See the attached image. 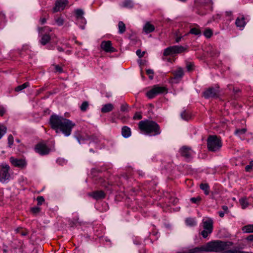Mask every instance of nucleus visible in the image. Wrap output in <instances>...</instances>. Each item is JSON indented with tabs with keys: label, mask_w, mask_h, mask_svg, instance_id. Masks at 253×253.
I'll list each match as a JSON object with an SVG mask.
<instances>
[{
	"label": "nucleus",
	"mask_w": 253,
	"mask_h": 253,
	"mask_svg": "<svg viewBox=\"0 0 253 253\" xmlns=\"http://www.w3.org/2000/svg\"><path fill=\"white\" fill-rule=\"evenodd\" d=\"M50 124L57 133L61 131L65 136H69L75 124L70 120L58 115H53L50 118Z\"/></svg>",
	"instance_id": "f257e3e1"
},
{
	"label": "nucleus",
	"mask_w": 253,
	"mask_h": 253,
	"mask_svg": "<svg viewBox=\"0 0 253 253\" xmlns=\"http://www.w3.org/2000/svg\"><path fill=\"white\" fill-rule=\"evenodd\" d=\"M232 243L230 242H223L216 240L208 242L206 245L200 247L193 249V253H199L201 252H221L227 249Z\"/></svg>",
	"instance_id": "f03ea898"
},
{
	"label": "nucleus",
	"mask_w": 253,
	"mask_h": 253,
	"mask_svg": "<svg viewBox=\"0 0 253 253\" xmlns=\"http://www.w3.org/2000/svg\"><path fill=\"white\" fill-rule=\"evenodd\" d=\"M138 127L141 131L147 134L156 135L161 133L160 126L154 121L148 120L141 121L138 124Z\"/></svg>",
	"instance_id": "7ed1b4c3"
},
{
	"label": "nucleus",
	"mask_w": 253,
	"mask_h": 253,
	"mask_svg": "<svg viewBox=\"0 0 253 253\" xmlns=\"http://www.w3.org/2000/svg\"><path fill=\"white\" fill-rule=\"evenodd\" d=\"M207 147L211 151H218L222 147L221 140L215 135H211L207 140Z\"/></svg>",
	"instance_id": "20e7f679"
},
{
	"label": "nucleus",
	"mask_w": 253,
	"mask_h": 253,
	"mask_svg": "<svg viewBox=\"0 0 253 253\" xmlns=\"http://www.w3.org/2000/svg\"><path fill=\"white\" fill-rule=\"evenodd\" d=\"M10 170L9 166L5 164H0V182L2 183H7L10 179Z\"/></svg>",
	"instance_id": "39448f33"
},
{
	"label": "nucleus",
	"mask_w": 253,
	"mask_h": 253,
	"mask_svg": "<svg viewBox=\"0 0 253 253\" xmlns=\"http://www.w3.org/2000/svg\"><path fill=\"white\" fill-rule=\"evenodd\" d=\"M186 50V48L181 45H173L167 47L164 50V55L168 56L173 54H179Z\"/></svg>",
	"instance_id": "423d86ee"
},
{
	"label": "nucleus",
	"mask_w": 253,
	"mask_h": 253,
	"mask_svg": "<svg viewBox=\"0 0 253 253\" xmlns=\"http://www.w3.org/2000/svg\"><path fill=\"white\" fill-rule=\"evenodd\" d=\"M203 223L204 230L201 232V234L204 238H206L212 231L213 221L211 219H208L203 220Z\"/></svg>",
	"instance_id": "0eeeda50"
},
{
	"label": "nucleus",
	"mask_w": 253,
	"mask_h": 253,
	"mask_svg": "<svg viewBox=\"0 0 253 253\" xmlns=\"http://www.w3.org/2000/svg\"><path fill=\"white\" fill-rule=\"evenodd\" d=\"M165 92H167L165 87L155 85L152 89L147 92L146 95L149 98L152 99L157 95Z\"/></svg>",
	"instance_id": "6e6552de"
},
{
	"label": "nucleus",
	"mask_w": 253,
	"mask_h": 253,
	"mask_svg": "<svg viewBox=\"0 0 253 253\" xmlns=\"http://www.w3.org/2000/svg\"><path fill=\"white\" fill-rule=\"evenodd\" d=\"M9 161L14 167L19 169H23L27 166V163L25 158L17 159L11 157L9 158Z\"/></svg>",
	"instance_id": "1a4fd4ad"
},
{
	"label": "nucleus",
	"mask_w": 253,
	"mask_h": 253,
	"mask_svg": "<svg viewBox=\"0 0 253 253\" xmlns=\"http://www.w3.org/2000/svg\"><path fill=\"white\" fill-rule=\"evenodd\" d=\"M35 151L41 155L49 154L51 149L43 142H40L35 146Z\"/></svg>",
	"instance_id": "9d476101"
},
{
	"label": "nucleus",
	"mask_w": 253,
	"mask_h": 253,
	"mask_svg": "<svg viewBox=\"0 0 253 253\" xmlns=\"http://www.w3.org/2000/svg\"><path fill=\"white\" fill-rule=\"evenodd\" d=\"M101 48L106 52H114L116 49L112 45L111 42L110 41H102L100 44Z\"/></svg>",
	"instance_id": "9b49d317"
},
{
	"label": "nucleus",
	"mask_w": 253,
	"mask_h": 253,
	"mask_svg": "<svg viewBox=\"0 0 253 253\" xmlns=\"http://www.w3.org/2000/svg\"><path fill=\"white\" fill-rule=\"evenodd\" d=\"M67 3V0H57L55 6L53 8V12H56L63 10Z\"/></svg>",
	"instance_id": "f8f14e48"
},
{
	"label": "nucleus",
	"mask_w": 253,
	"mask_h": 253,
	"mask_svg": "<svg viewBox=\"0 0 253 253\" xmlns=\"http://www.w3.org/2000/svg\"><path fill=\"white\" fill-rule=\"evenodd\" d=\"M218 93L217 89L213 87H209L203 92V96L205 98L214 97L216 96Z\"/></svg>",
	"instance_id": "ddd939ff"
},
{
	"label": "nucleus",
	"mask_w": 253,
	"mask_h": 253,
	"mask_svg": "<svg viewBox=\"0 0 253 253\" xmlns=\"http://www.w3.org/2000/svg\"><path fill=\"white\" fill-rule=\"evenodd\" d=\"M180 153L182 157L189 159L191 158L193 151L190 148L183 146L180 149Z\"/></svg>",
	"instance_id": "4468645a"
},
{
	"label": "nucleus",
	"mask_w": 253,
	"mask_h": 253,
	"mask_svg": "<svg viewBox=\"0 0 253 253\" xmlns=\"http://www.w3.org/2000/svg\"><path fill=\"white\" fill-rule=\"evenodd\" d=\"M88 195L93 199L98 200L105 197V193L102 191H96L88 194Z\"/></svg>",
	"instance_id": "2eb2a0df"
},
{
	"label": "nucleus",
	"mask_w": 253,
	"mask_h": 253,
	"mask_svg": "<svg viewBox=\"0 0 253 253\" xmlns=\"http://www.w3.org/2000/svg\"><path fill=\"white\" fill-rule=\"evenodd\" d=\"M155 29V26L151 24L150 22H147L143 26V30L146 34H149L153 32Z\"/></svg>",
	"instance_id": "dca6fc26"
},
{
	"label": "nucleus",
	"mask_w": 253,
	"mask_h": 253,
	"mask_svg": "<svg viewBox=\"0 0 253 253\" xmlns=\"http://www.w3.org/2000/svg\"><path fill=\"white\" fill-rule=\"evenodd\" d=\"M114 109V105L111 103H107L102 105L101 112L103 113H106L111 112Z\"/></svg>",
	"instance_id": "f3484780"
},
{
	"label": "nucleus",
	"mask_w": 253,
	"mask_h": 253,
	"mask_svg": "<svg viewBox=\"0 0 253 253\" xmlns=\"http://www.w3.org/2000/svg\"><path fill=\"white\" fill-rule=\"evenodd\" d=\"M130 128L127 126H124L122 128V135L125 138H127L131 135Z\"/></svg>",
	"instance_id": "a211bd4d"
},
{
	"label": "nucleus",
	"mask_w": 253,
	"mask_h": 253,
	"mask_svg": "<svg viewBox=\"0 0 253 253\" xmlns=\"http://www.w3.org/2000/svg\"><path fill=\"white\" fill-rule=\"evenodd\" d=\"M235 23L238 27L242 29L246 25L244 17H242L241 18H238L236 20Z\"/></svg>",
	"instance_id": "6ab92c4d"
},
{
	"label": "nucleus",
	"mask_w": 253,
	"mask_h": 253,
	"mask_svg": "<svg viewBox=\"0 0 253 253\" xmlns=\"http://www.w3.org/2000/svg\"><path fill=\"white\" fill-rule=\"evenodd\" d=\"M75 14L77 19L81 20L83 22L85 21V19L83 16L84 12L82 9H77L75 10Z\"/></svg>",
	"instance_id": "aec40b11"
},
{
	"label": "nucleus",
	"mask_w": 253,
	"mask_h": 253,
	"mask_svg": "<svg viewBox=\"0 0 253 253\" xmlns=\"http://www.w3.org/2000/svg\"><path fill=\"white\" fill-rule=\"evenodd\" d=\"M51 40L50 36L48 34H44L42 36L40 41L41 44L43 45L47 44Z\"/></svg>",
	"instance_id": "412c9836"
},
{
	"label": "nucleus",
	"mask_w": 253,
	"mask_h": 253,
	"mask_svg": "<svg viewBox=\"0 0 253 253\" xmlns=\"http://www.w3.org/2000/svg\"><path fill=\"white\" fill-rule=\"evenodd\" d=\"M200 188L204 192V193L208 195L210 193V187L207 183H201L200 185Z\"/></svg>",
	"instance_id": "4be33fe9"
},
{
	"label": "nucleus",
	"mask_w": 253,
	"mask_h": 253,
	"mask_svg": "<svg viewBox=\"0 0 253 253\" xmlns=\"http://www.w3.org/2000/svg\"><path fill=\"white\" fill-rule=\"evenodd\" d=\"M175 78H181L183 76V71L181 68H177L173 72Z\"/></svg>",
	"instance_id": "5701e85b"
},
{
	"label": "nucleus",
	"mask_w": 253,
	"mask_h": 253,
	"mask_svg": "<svg viewBox=\"0 0 253 253\" xmlns=\"http://www.w3.org/2000/svg\"><path fill=\"white\" fill-rule=\"evenodd\" d=\"M247 132V129L246 128H237L235 131V134L238 136L241 137L242 135L245 134Z\"/></svg>",
	"instance_id": "b1692460"
},
{
	"label": "nucleus",
	"mask_w": 253,
	"mask_h": 253,
	"mask_svg": "<svg viewBox=\"0 0 253 253\" xmlns=\"http://www.w3.org/2000/svg\"><path fill=\"white\" fill-rule=\"evenodd\" d=\"M242 230L245 233H252L253 232V224H249L244 226Z\"/></svg>",
	"instance_id": "393cba45"
},
{
	"label": "nucleus",
	"mask_w": 253,
	"mask_h": 253,
	"mask_svg": "<svg viewBox=\"0 0 253 253\" xmlns=\"http://www.w3.org/2000/svg\"><path fill=\"white\" fill-rule=\"evenodd\" d=\"M119 32L123 34L126 31V25L122 21H120L118 23Z\"/></svg>",
	"instance_id": "a878e982"
},
{
	"label": "nucleus",
	"mask_w": 253,
	"mask_h": 253,
	"mask_svg": "<svg viewBox=\"0 0 253 253\" xmlns=\"http://www.w3.org/2000/svg\"><path fill=\"white\" fill-rule=\"evenodd\" d=\"M29 86V83L28 82H26L24 84L18 85L16 87H15V91L17 92L20 91Z\"/></svg>",
	"instance_id": "bb28decb"
},
{
	"label": "nucleus",
	"mask_w": 253,
	"mask_h": 253,
	"mask_svg": "<svg viewBox=\"0 0 253 253\" xmlns=\"http://www.w3.org/2000/svg\"><path fill=\"white\" fill-rule=\"evenodd\" d=\"M185 222L186 224L190 226H194L196 225V222L194 218H187L185 220Z\"/></svg>",
	"instance_id": "cd10ccee"
},
{
	"label": "nucleus",
	"mask_w": 253,
	"mask_h": 253,
	"mask_svg": "<svg viewBox=\"0 0 253 253\" xmlns=\"http://www.w3.org/2000/svg\"><path fill=\"white\" fill-rule=\"evenodd\" d=\"M55 21L57 25L59 26L63 25L64 23V20L61 16L55 17Z\"/></svg>",
	"instance_id": "c85d7f7f"
},
{
	"label": "nucleus",
	"mask_w": 253,
	"mask_h": 253,
	"mask_svg": "<svg viewBox=\"0 0 253 253\" xmlns=\"http://www.w3.org/2000/svg\"><path fill=\"white\" fill-rule=\"evenodd\" d=\"M7 130V128L4 125L0 124V139L4 135Z\"/></svg>",
	"instance_id": "c756f323"
},
{
	"label": "nucleus",
	"mask_w": 253,
	"mask_h": 253,
	"mask_svg": "<svg viewBox=\"0 0 253 253\" xmlns=\"http://www.w3.org/2000/svg\"><path fill=\"white\" fill-rule=\"evenodd\" d=\"M123 6L125 7L131 8L133 6V3L130 0H126L123 2Z\"/></svg>",
	"instance_id": "7c9ffc66"
},
{
	"label": "nucleus",
	"mask_w": 253,
	"mask_h": 253,
	"mask_svg": "<svg viewBox=\"0 0 253 253\" xmlns=\"http://www.w3.org/2000/svg\"><path fill=\"white\" fill-rule=\"evenodd\" d=\"M189 33L195 35H199L201 34V31L197 28H193L190 29Z\"/></svg>",
	"instance_id": "2f4dec72"
},
{
	"label": "nucleus",
	"mask_w": 253,
	"mask_h": 253,
	"mask_svg": "<svg viewBox=\"0 0 253 253\" xmlns=\"http://www.w3.org/2000/svg\"><path fill=\"white\" fill-rule=\"evenodd\" d=\"M240 203L241 204L242 208L245 209L248 206V203L246 198H242L240 200Z\"/></svg>",
	"instance_id": "473e14b6"
},
{
	"label": "nucleus",
	"mask_w": 253,
	"mask_h": 253,
	"mask_svg": "<svg viewBox=\"0 0 253 253\" xmlns=\"http://www.w3.org/2000/svg\"><path fill=\"white\" fill-rule=\"evenodd\" d=\"M88 107V103L87 101H84L82 104L81 106H80V109L82 111L85 112L86 111Z\"/></svg>",
	"instance_id": "72a5a7b5"
},
{
	"label": "nucleus",
	"mask_w": 253,
	"mask_h": 253,
	"mask_svg": "<svg viewBox=\"0 0 253 253\" xmlns=\"http://www.w3.org/2000/svg\"><path fill=\"white\" fill-rule=\"evenodd\" d=\"M204 35L207 38H210L212 35V31L210 29H207L205 31Z\"/></svg>",
	"instance_id": "f704fd0d"
},
{
	"label": "nucleus",
	"mask_w": 253,
	"mask_h": 253,
	"mask_svg": "<svg viewBox=\"0 0 253 253\" xmlns=\"http://www.w3.org/2000/svg\"><path fill=\"white\" fill-rule=\"evenodd\" d=\"M181 117L183 120L186 121H187L190 119V116L188 113L186 112V111H183L181 113Z\"/></svg>",
	"instance_id": "c9c22d12"
},
{
	"label": "nucleus",
	"mask_w": 253,
	"mask_h": 253,
	"mask_svg": "<svg viewBox=\"0 0 253 253\" xmlns=\"http://www.w3.org/2000/svg\"><path fill=\"white\" fill-rule=\"evenodd\" d=\"M201 200L200 197L198 196L197 197L191 198L190 200V201L194 204H198Z\"/></svg>",
	"instance_id": "e433bc0d"
},
{
	"label": "nucleus",
	"mask_w": 253,
	"mask_h": 253,
	"mask_svg": "<svg viewBox=\"0 0 253 253\" xmlns=\"http://www.w3.org/2000/svg\"><path fill=\"white\" fill-rule=\"evenodd\" d=\"M128 105L126 103H124L121 105V111L122 112H127L128 111Z\"/></svg>",
	"instance_id": "4c0bfd02"
},
{
	"label": "nucleus",
	"mask_w": 253,
	"mask_h": 253,
	"mask_svg": "<svg viewBox=\"0 0 253 253\" xmlns=\"http://www.w3.org/2000/svg\"><path fill=\"white\" fill-rule=\"evenodd\" d=\"M194 64L192 62H188L186 64V69L188 71H191L193 70Z\"/></svg>",
	"instance_id": "58836bf2"
},
{
	"label": "nucleus",
	"mask_w": 253,
	"mask_h": 253,
	"mask_svg": "<svg viewBox=\"0 0 253 253\" xmlns=\"http://www.w3.org/2000/svg\"><path fill=\"white\" fill-rule=\"evenodd\" d=\"M222 253H244V252L238 250H228Z\"/></svg>",
	"instance_id": "ea45409f"
},
{
	"label": "nucleus",
	"mask_w": 253,
	"mask_h": 253,
	"mask_svg": "<svg viewBox=\"0 0 253 253\" xmlns=\"http://www.w3.org/2000/svg\"><path fill=\"white\" fill-rule=\"evenodd\" d=\"M14 141L13 137L12 135H9L8 137V143L9 147H11Z\"/></svg>",
	"instance_id": "a19ab883"
},
{
	"label": "nucleus",
	"mask_w": 253,
	"mask_h": 253,
	"mask_svg": "<svg viewBox=\"0 0 253 253\" xmlns=\"http://www.w3.org/2000/svg\"><path fill=\"white\" fill-rule=\"evenodd\" d=\"M146 73L147 75H149V77L150 80H152L153 79V75H154V71L152 69H148L146 70Z\"/></svg>",
	"instance_id": "79ce46f5"
},
{
	"label": "nucleus",
	"mask_w": 253,
	"mask_h": 253,
	"mask_svg": "<svg viewBox=\"0 0 253 253\" xmlns=\"http://www.w3.org/2000/svg\"><path fill=\"white\" fill-rule=\"evenodd\" d=\"M38 201V205H41L44 201V199L42 196H39L37 198Z\"/></svg>",
	"instance_id": "37998d69"
},
{
	"label": "nucleus",
	"mask_w": 253,
	"mask_h": 253,
	"mask_svg": "<svg viewBox=\"0 0 253 253\" xmlns=\"http://www.w3.org/2000/svg\"><path fill=\"white\" fill-rule=\"evenodd\" d=\"M55 69L56 72L61 73L63 72L62 68L58 65H54Z\"/></svg>",
	"instance_id": "c03bdc74"
},
{
	"label": "nucleus",
	"mask_w": 253,
	"mask_h": 253,
	"mask_svg": "<svg viewBox=\"0 0 253 253\" xmlns=\"http://www.w3.org/2000/svg\"><path fill=\"white\" fill-rule=\"evenodd\" d=\"M253 166V161H252L250 162V165H247L245 167L246 170L248 172L251 171V170L252 169Z\"/></svg>",
	"instance_id": "a18cd8bd"
},
{
	"label": "nucleus",
	"mask_w": 253,
	"mask_h": 253,
	"mask_svg": "<svg viewBox=\"0 0 253 253\" xmlns=\"http://www.w3.org/2000/svg\"><path fill=\"white\" fill-rule=\"evenodd\" d=\"M142 118V115L140 113L136 112L134 116H133V119L134 120H140Z\"/></svg>",
	"instance_id": "49530a36"
},
{
	"label": "nucleus",
	"mask_w": 253,
	"mask_h": 253,
	"mask_svg": "<svg viewBox=\"0 0 253 253\" xmlns=\"http://www.w3.org/2000/svg\"><path fill=\"white\" fill-rule=\"evenodd\" d=\"M31 211L34 213L36 214L40 211L41 209L39 207H34L32 208Z\"/></svg>",
	"instance_id": "de8ad7c7"
},
{
	"label": "nucleus",
	"mask_w": 253,
	"mask_h": 253,
	"mask_svg": "<svg viewBox=\"0 0 253 253\" xmlns=\"http://www.w3.org/2000/svg\"><path fill=\"white\" fill-rule=\"evenodd\" d=\"M136 53L137 55L139 57L141 58V57H142L144 56V55L145 54V51H143V52H141V50L138 49L136 51Z\"/></svg>",
	"instance_id": "09e8293b"
},
{
	"label": "nucleus",
	"mask_w": 253,
	"mask_h": 253,
	"mask_svg": "<svg viewBox=\"0 0 253 253\" xmlns=\"http://www.w3.org/2000/svg\"><path fill=\"white\" fill-rule=\"evenodd\" d=\"M5 112L3 107L0 106V116H2Z\"/></svg>",
	"instance_id": "8fccbe9b"
},
{
	"label": "nucleus",
	"mask_w": 253,
	"mask_h": 253,
	"mask_svg": "<svg viewBox=\"0 0 253 253\" xmlns=\"http://www.w3.org/2000/svg\"><path fill=\"white\" fill-rule=\"evenodd\" d=\"M46 21V19L45 18H41L40 20V22L42 24H43Z\"/></svg>",
	"instance_id": "3c124183"
},
{
	"label": "nucleus",
	"mask_w": 253,
	"mask_h": 253,
	"mask_svg": "<svg viewBox=\"0 0 253 253\" xmlns=\"http://www.w3.org/2000/svg\"><path fill=\"white\" fill-rule=\"evenodd\" d=\"M246 239L248 241H253V234L249 235V236H248L247 237Z\"/></svg>",
	"instance_id": "603ef678"
},
{
	"label": "nucleus",
	"mask_w": 253,
	"mask_h": 253,
	"mask_svg": "<svg viewBox=\"0 0 253 253\" xmlns=\"http://www.w3.org/2000/svg\"><path fill=\"white\" fill-rule=\"evenodd\" d=\"M182 38V37L181 36H180V37H177L176 39H175V42H179L181 39Z\"/></svg>",
	"instance_id": "864d4df0"
},
{
	"label": "nucleus",
	"mask_w": 253,
	"mask_h": 253,
	"mask_svg": "<svg viewBox=\"0 0 253 253\" xmlns=\"http://www.w3.org/2000/svg\"><path fill=\"white\" fill-rule=\"evenodd\" d=\"M219 213V215L221 217H223L224 215V212L223 211H219L218 212Z\"/></svg>",
	"instance_id": "5fc2aeb1"
},
{
	"label": "nucleus",
	"mask_w": 253,
	"mask_h": 253,
	"mask_svg": "<svg viewBox=\"0 0 253 253\" xmlns=\"http://www.w3.org/2000/svg\"><path fill=\"white\" fill-rule=\"evenodd\" d=\"M57 50H58L59 51H60V52H62V51H64L63 48L62 47H60V46H57Z\"/></svg>",
	"instance_id": "6e6d98bb"
},
{
	"label": "nucleus",
	"mask_w": 253,
	"mask_h": 253,
	"mask_svg": "<svg viewBox=\"0 0 253 253\" xmlns=\"http://www.w3.org/2000/svg\"><path fill=\"white\" fill-rule=\"evenodd\" d=\"M222 209L225 211H226L228 210V207L226 206H222Z\"/></svg>",
	"instance_id": "4d7b16f0"
},
{
	"label": "nucleus",
	"mask_w": 253,
	"mask_h": 253,
	"mask_svg": "<svg viewBox=\"0 0 253 253\" xmlns=\"http://www.w3.org/2000/svg\"><path fill=\"white\" fill-rule=\"evenodd\" d=\"M43 28H42V27H41V28H39V32H40V33H42V30H43Z\"/></svg>",
	"instance_id": "13d9d810"
},
{
	"label": "nucleus",
	"mask_w": 253,
	"mask_h": 253,
	"mask_svg": "<svg viewBox=\"0 0 253 253\" xmlns=\"http://www.w3.org/2000/svg\"><path fill=\"white\" fill-rule=\"evenodd\" d=\"M0 17H1V18L4 17V15L1 12H0Z\"/></svg>",
	"instance_id": "bf43d9fd"
},
{
	"label": "nucleus",
	"mask_w": 253,
	"mask_h": 253,
	"mask_svg": "<svg viewBox=\"0 0 253 253\" xmlns=\"http://www.w3.org/2000/svg\"><path fill=\"white\" fill-rule=\"evenodd\" d=\"M141 77H142V78L143 79H145V77H144V75H143V73H142V72H141Z\"/></svg>",
	"instance_id": "052dcab7"
},
{
	"label": "nucleus",
	"mask_w": 253,
	"mask_h": 253,
	"mask_svg": "<svg viewBox=\"0 0 253 253\" xmlns=\"http://www.w3.org/2000/svg\"><path fill=\"white\" fill-rule=\"evenodd\" d=\"M16 141L18 142H19V139H17Z\"/></svg>",
	"instance_id": "680f3d73"
},
{
	"label": "nucleus",
	"mask_w": 253,
	"mask_h": 253,
	"mask_svg": "<svg viewBox=\"0 0 253 253\" xmlns=\"http://www.w3.org/2000/svg\"><path fill=\"white\" fill-rule=\"evenodd\" d=\"M22 235H25V234H24V233H23Z\"/></svg>",
	"instance_id": "e2e57ef3"
},
{
	"label": "nucleus",
	"mask_w": 253,
	"mask_h": 253,
	"mask_svg": "<svg viewBox=\"0 0 253 253\" xmlns=\"http://www.w3.org/2000/svg\"><path fill=\"white\" fill-rule=\"evenodd\" d=\"M22 235H25V234H24V233H23Z\"/></svg>",
	"instance_id": "0e129e2a"
},
{
	"label": "nucleus",
	"mask_w": 253,
	"mask_h": 253,
	"mask_svg": "<svg viewBox=\"0 0 253 253\" xmlns=\"http://www.w3.org/2000/svg\"><path fill=\"white\" fill-rule=\"evenodd\" d=\"M82 29H84V26H83V27H82Z\"/></svg>",
	"instance_id": "69168bd1"
}]
</instances>
